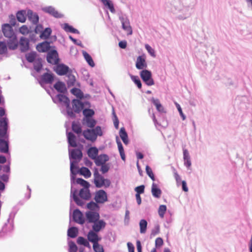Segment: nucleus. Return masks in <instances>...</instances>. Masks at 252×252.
I'll return each mask as SVG.
<instances>
[{
  "label": "nucleus",
  "instance_id": "f257e3e1",
  "mask_svg": "<svg viewBox=\"0 0 252 252\" xmlns=\"http://www.w3.org/2000/svg\"><path fill=\"white\" fill-rule=\"evenodd\" d=\"M53 102L55 103H60L66 107L67 116L70 118H74L76 113H79L84 107V103L80 100L74 99L72 101V108L70 106V100L65 95L58 94L52 97Z\"/></svg>",
  "mask_w": 252,
  "mask_h": 252
},
{
  "label": "nucleus",
  "instance_id": "f03ea898",
  "mask_svg": "<svg viewBox=\"0 0 252 252\" xmlns=\"http://www.w3.org/2000/svg\"><path fill=\"white\" fill-rule=\"evenodd\" d=\"M69 158L70 162V178L71 185L74 183L76 172L74 169L78 168L77 164L82 159L83 154L81 150L78 149H68Z\"/></svg>",
  "mask_w": 252,
  "mask_h": 252
},
{
  "label": "nucleus",
  "instance_id": "7ed1b4c3",
  "mask_svg": "<svg viewBox=\"0 0 252 252\" xmlns=\"http://www.w3.org/2000/svg\"><path fill=\"white\" fill-rule=\"evenodd\" d=\"M172 11L177 19L184 20L191 15L192 8L189 5L179 2L174 6Z\"/></svg>",
  "mask_w": 252,
  "mask_h": 252
},
{
  "label": "nucleus",
  "instance_id": "20e7f679",
  "mask_svg": "<svg viewBox=\"0 0 252 252\" xmlns=\"http://www.w3.org/2000/svg\"><path fill=\"white\" fill-rule=\"evenodd\" d=\"M94 183L97 188H101L103 187L108 188L111 185V181L108 179H105L100 175L97 168H94Z\"/></svg>",
  "mask_w": 252,
  "mask_h": 252
},
{
  "label": "nucleus",
  "instance_id": "39448f33",
  "mask_svg": "<svg viewBox=\"0 0 252 252\" xmlns=\"http://www.w3.org/2000/svg\"><path fill=\"white\" fill-rule=\"evenodd\" d=\"M8 128V120L6 117L2 118L0 120V139L9 140Z\"/></svg>",
  "mask_w": 252,
  "mask_h": 252
},
{
  "label": "nucleus",
  "instance_id": "423d86ee",
  "mask_svg": "<svg viewBox=\"0 0 252 252\" xmlns=\"http://www.w3.org/2000/svg\"><path fill=\"white\" fill-rule=\"evenodd\" d=\"M2 32L6 37H7L11 40H14L16 38L15 33L13 31L12 27L9 24L5 23L2 25L1 26Z\"/></svg>",
  "mask_w": 252,
  "mask_h": 252
},
{
  "label": "nucleus",
  "instance_id": "0eeeda50",
  "mask_svg": "<svg viewBox=\"0 0 252 252\" xmlns=\"http://www.w3.org/2000/svg\"><path fill=\"white\" fill-rule=\"evenodd\" d=\"M140 75L141 79L147 85L152 86L154 84V81L150 71L147 69L143 70L140 72Z\"/></svg>",
  "mask_w": 252,
  "mask_h": 252
},
{
  "label": "nucleus",
  "instance_id": "6e6552de",
  "mask_svg": "<svg viewBox=\"0 0 252 252\" xmlns=\"http://www.w3.org/2000/svg\"><path fill=\"white\" fill-rule=\"evenodd\" d=\"M119 19L122 23L123 29L127 32L128 35H131L132 30L127 17L125 15H123L120 16Z\"/></svg>",
  "mask_w": 252,
  "mask_h": 252
},
{
  "label": "nucleus",
  "instance_id": "1a4fd4ad",
  "mask_svg": "<svg viewBox=\"0 0 252 252\" xmlns=\"http://www.w3.org/2000/svg\"><path fill=\"white\" fill-rule=\"evenodd\" d=\"M95 201L98 204H103L108 200L107 194L105 191L100 189L95 193Z\"/></svg>",
  "mask_w": 252,
  "mask_h": 252
},
{
  "label": "nucleus",
  "instance_id": "9d476101",
  "mask_svg": "<svg viewBox=\"0 0 252 252\" xmlns=\"http://www.w3.org/2000/svg\"><path fill=\"white\" fill-rule=\"evenodd\" d=\"M54 67V70L60 76L66 75L70 70L69 67L63 63H57Z\"/></svg>",
  "mask_w": 252,
  "mask_h": 252
},
{
  "label": "nucleus",
  "instance_id": "9b49d317",
  "mask_svg": "<svg viewBox=\"0 0 252 252\" xmlns=\"http://www.w3.org/2000/svg\"><path fill=\"white\" fill-rule=\"evenodd\" d=\"M47 62L52 64H57L59 62L58 53L57 50H52L48 52L47 55Z\"/></svg>",
  "mask_w": 252,
  "mask_h": 252
},
{
  "label": "nucleus",
  "instance_id": "f8f14e48",
  "mask_svg": "<svg viewBox=\"0 0 252 252\" xmlns=\"http://www.w3.org/2000/svg\"><path fill=\"white\" fill-rule=\"evenodd\" d=\"M85 216L88 223H93L98 220L100 219V215L98 212L87 211Z\"/></svg>",
  "mask_w": 252,
  "mask_h": 252
},
{
  "label": "nucleus",
  "instance_id": "ddd939ff",
  "mask_svg": "<svg viewBox=\"0 0 252 252\" xmlns=\"http://www.w3.org/2000/svg\"><path fill=\"white\" fill-rule=\"evenodd\" d=\"M42 10L51 16L56 18H62L63 17V15L58 11L55 7L52 6H46L42 8Z\"/></svg>",
  "mask_w": 252,
  "mask_h": 252
},
{
  "label": "nucleus",
  "instance_id": "4468645a",
  "mask_svg": "<svg viewBox=\"0 0 252 252\" xmlns=\"http://www.w3.org/2000/svg\"><path fill=\"white\" fill-rule=\"evenodd\" d=\"M98 232L92 230H90L87 235L89 242L93 243V244L99 243L101 240V237L98 235Z\"/></svg>",
  "mask_w": 252,
  "mask_h": 252
},
{
  "label": "nucleus",
  "instance_id": "2eb2a0df",
  "mask_svg": "<svg viewBox=\"0 0 252 252\" xmlns=\"http://www.w3.org/2000/svg\"><path fill=\"white\" fill-rule=\"evenodd\" d=\"M54 76L52 73H45L40 77L39 83L41 86L43 84H52L54 81Z\"/></svg>",
  "mask_w": 252,
  "mask_h": 252
},
{
  "label": "nucleus",
  "instance_id": "dca6fc26",
  "mask_svg": "<svg viewBox=\"0 0 252 252\" xmlns=\"http://www.w3.org/2000/svg\"><path fill=\"white\" fill-rule=\"evenodd\" d=\"M72 218L73 220L79 224H83L85 222V220L82 212L78 209H75L73 212Z\"/></svg>",
  "mask_w": 252,
  "mask_h": 252
},
{
  "label": "nucleus",
  "instance_id": "f3484780",
  "mask_svg": "<svg viewBox=\"0 0 252 252\" xmlns=\"http://www.w3.org/2000/svg\"><path fill=\"white\" fill-rule=\"evenodd\" d=\"M106 225V222L103 220L99 219L93 223L92 230L98 233L102 229H104Z\"/></svg>",
  "mask_w": 252,
  "mask_h": 252
},
{
  "label": "nucleus",
  "instance_id": "a211bd4d",
  "mask_svg": "<svg viewBox=\"0 0 252 252\" xmlns=\"http://www.w3.org/2000/svg\"><path fill=\"white\" fill-rule=\"evenodd\" d=\"M135 66L138 69H143L144 68L147 67V64L146 62V58L144 55L139 56L137 57Z\"/></svg>",
  "mask_w": 252,
  "mask_h": 252
},
{
  "label": "nucleus",
  "instance_id": "6ab92c4d",
  "mask_svg": "<svg viewBox=\"0 0 252 252\" xmlns=\"http://www.w3.org/2000/svg\"><path fill=\"white\" fill-rule=\"evenodd\" d=\"M28 19L34 25H36L39 21V16L36 12L31 9H28L27 12Z\"/></svg>",
  "mask_w": 252,
  "mask_h": 252
},
{
  "label": "nucleus",
  "instance_id": "aec40b11",
  "mask_svg": "<svg viewBox=\"0 0 252 252\" xmlns=\"http://www.w3.org/2000/svg\"><path fill=\"white\" fill-rule=\"evenodd\" d=\"M109 158L106 154H101L98 155L97 158L94 160L95 164L99 166L100 165L105 163L107 161H109Z\"/></svg>",
  "mask_w": 252,
  "mask_h": 252
},
{
  "label": "nucleus",
  "instance_id": "412c9836",
  "mask_svg": "<svg viewBox=\"0 0 252 252\" xmlns=\"http://www.w3.org/2000/svg\"><path fill=\"white\" fill-rule=\"evenodd\" d=\"M93 131L91 129H87L83 131V135L87 140L94 142L97 138L96 137V135L94 134Z\"/></svg>",
  "mask_w": 252,
  "mask_h": 252
},
{
  "label": "nucleus",
  "instance_id": "4be33fe9",
  "mask_svg": "<svg viewBox=\"0 0 252 252\" xmlns=\"http://www.w3.org/2000/svg\"><path fill=\"white\" fill-rule=\"evenodd\" d=\"M9 140L0 139V152L7 154L9 152Z\"/></svg>",
  "mask_w": 252,
  "mask_h": 252
},
{
  "label": "nucleus",
  "instance_id": "5701e85b",
  "mask_svg": "<svg viewBox=\"0 0 252 252\" xmlns=\"http://www.w3.org/2000/svg\"><path fill=\"white\" fill-rule=\"evenodd\" d=\"M19 45L21 52L27 51L29 48V40L26 37H22L20 40Z\"/></svg>",
  "mask_w": 252,
  "mask_h": 252
},
{
  "label": "nucleus",
  "instance_id": "b1692460",
  "mask_svg": "<svg viewBox=\"0 0 252 252\" xmlns=\"http://www.w3.org/2000/svg\"><path fill=\"white\" fill-rule=\"evenodd\" d=\"M50 47V42L44 41L37 45L36 49L38 52L43 53L49 51Z\"/></svg>",
  "mask_w": 252,
  "mask_h": 252
},
{
  "label": "nucleus",
  "instance_id": "393cba45",
  "mask_svg": "<svg viewBox=\"0 0 252 252\" xmlns=\"http://www.w3.org/2000/svg\"><path fill=\"white\" fill-rule=\"evenodd\" d=\"M67 138L69 147H77V145L76 141V138L75 135L72 132H69L67 133Z\"/></svg>",
  "mask_w": 252,
  "mask_h": 252
},
{
  "label": "nucleus",
  "instance_id": "a878e982",
  "mask_svg": "<svg viewBox=\"0 0 252 252\" xmlns=\"http://www.w3.org/2000/svg\"><path fill=\"white\" fill-rule=\"evenodd\" d=\"M151 192L152 195L157 198H159L162 193L161 189L158 187V185L155 183L152 184Z\"/></svg>",
  "mask_w": 252,
  "mask_h": 252
},
{
  "label": "nucleus",
  "instance_id": "bb28decb",
  "mask_svg": "<svg viewBox=\"0 0 252 252\" xmlns=\"http://www.w3.org/2000/svg\"><path fill=\"white\" fill-rule=\"evenodd\" d=\"M67 77L66 83L68 87L73 86L76 82V78L75 76L73 74V71L72 69L66 75Z\"/></svg>",
  "mask_w": 252,
  "mask_h": 252
},
{
  "label": "nucleus",
  "instance_id": "cd10ccee",
  "mask_svg": "<svg viewBox=\"0 0 252 252\" xmlns=\"http://www.w3.org/2000/svg\"><path fill=\"white\" fill-rule=\"evenodd\" d=\"M98 150L95 147L90 148L87 151L88 156L93 160H95L98 156Z\"/></svg>",
  "mask_w": 252,
  "mask_h": 252
},
{
  "label": "nucleus",
  "instance_id": "c85d7f7f",
  "mask_svg": "<svg viewBox=\"0 0 252 252\" xmlns=\"http://www.w3.org/2000/svg\"><path fill=\"white\" fill-rule=\"evenodd\" d=\"M79 195L81 198L85 200H89L91 197V193L89 188L81 189Z\"/></svg>",
  "mask_w": 252,
  "mask_h": 252
},
{
  "label": "nucleus",
  "instance_id": "c756f323",
  "mask_svg": "<svg viewBox=\"0 0 252 252\" xmlns=\"http://www.w3.org/2000/svg\"><path fill=\"white\" fill-rule=\"evenodd\" d=\"M54 88L61 93H64L66 92V88L64 83L61 81H58L54 85Z\"/></svg>",
  "mask_w": 252,
  "mask_h": 252
},
{
  "label": "nucleus",
  "instance_id": "7c9ffc66",
  "mask_svg": "<svg viewBox=\"0 0 252 252\" xmlns=\"http://www.w3.org/2000/svg\"><path fill=\"white\" fill-rule=\"evenodd\" d=\"M120 136L125 144L127 145L128 143V139L127 132L125 127H121L119 131Z\"/></svg>",
  "mask_w": 252,
  "mask_h": 252
},
{
  "label": "nucleus",
  "instance_id": "2f4dec72",
  "mask_svg": "<svg viewBox=\"0 0 252 252\" xmlns=\"http://www.w3.org/2000/svg\"><path fill=\"white\" fill-rule=\"evenodd\" d=\"M27 13L26 10H22L18 11L16 13V18L21 23H24L26 20Z\"/></svg>",
  "mask_w": 252,
  "mask_h": 252
},
{
  "label": "nucleus",
  "instance_id": "473e14b6",
  "mask_svg": "<svg viewBox=\"0 0 252 252\" xmlns=\"http://www.w3.org/2000/svg\"><path fill=\"white\" fill-rule=\"evenodd\" d=\"M98 204L96 202H94L93 201H91L87 204V208L90 210L89 211L98 212L100 207Z\"/></svg>",
  "mask_w": 252,
  "mask_h": 252
},
{
  "label": "nucleus",
  "instance_id": "72a5a7b5",
  "mask_svg": "<svg viewBox=\"0 0 252 252\" xmlns=\"http://www.w3.org/2000/svg\"><path fill=\"white\" fill-rule=\"evenodd\" d=\"M63 28L66 32H71V33H76V34L80 33L79 31L78 30L74 28L72 26L69 25L67 23H64L63 25Z\"/></svg>",
  "mask_w": 252,
  "mask_h": 252
},
{
  "label": "nucleus",
  "instance_id": "f704fd0d",
  "mask_svg": "<svg viewBox=\"0 0 252 252\" xmlns=\"http://www.w3.org/2000/svg\"><path fill=\"white\" fill-rule=\"evenodd\" d=\"M76 173L77 172H76ZM78 172L81 175L84 176L86 179L89 178L91 176V172L90 170L87 167H82L78 171Z\"/></svg>",
  "mask_w": 252,
  "mask_h": 252
},
{
  "label": "nucleus",
  "instance_id": "c9c22d12",
  "mask_svg": "<svg viewBox=\"0 0 252 252\" xmlns=\"http://www.w3.org/2000/svg\"><path fill=\"white\" fill-rule=\"evenodd\" d=\"M117 144L118 145V150L120 153V155L121 156V158L123 161L126 160V156L125 154V152L124 150V148L121 142L118 139L117 137L116 139Z\"/></svg>",
  "mask_w": 252,
  "mask_h": 252
},
{
  "label": "nucleus",
  "instance_id": "e433bc0d",
  "mask_svg": "<svg viewBox=\"0 0 252 252\" xmlns=\"http://www.w3.org/2000/svg\"><path fill=\"white\" fill-rule=\"evenodd\" d=\"M100 1L104 6L107 7L112 13H114L115 12L114 5L110 0H100Z\"/></svg>",
  "mask_w": 252,
  "mask_h": 252
},
{
  "label": "nucleus",
  "instance_id": "4c0bfd02",
  "mask_svg": "<svg viewBox=\"0 0 252 252\" xmlns=\"http://www.w3.org/2000/svg\"><path fill=\"white\" fill-rule=\"evenodd\" d=\"M82 53L85 60L89 65L91 67H94L95 66V63L92 57L86 51H83Z\"/></svg>",
  "mask_w": 252,
  "mask_h": 252
},
{
  "label": "nucleus",
  "instance_id": "58836bf2",
  "mask_svg": "<svg viewBox=\"0 0 252 252\" xmlns=\"http://www.w3.org/2000/svg\"><path fill=\"white\" fill-rule=\"evenodd\" d=\"M77 243H78V244L83 245L87 248H91V246L88 239H86L83 237L79 236V237H78L77 240Z\"/></svg>",
  "mask_w": 252,
  "mask_h": 252
},
{
  "label": "nucleus",
  "instance_id": "ea45409f",
  "mask_svg": "<svg viewBox=\"0 0 252 252\" xmlns=\"http://www.w3.org/2000/svg\"><path fill=\"white\" fill-rule=\"evenodd\" d=\"M78 233V230L77 227H71L68 229L67 235L70 238H74L77 236Z\"/></svg>",
  "mask_w": 252,
  "mask_h": 252
},
{
  "label": "nucleus",
  "instance_id": "a19ab883",
  "mask_svg": "<svg viewBox=\"0 0 252 252\" xmlns=\"http://www.w3.org/2000/svg\"><path fill=\"white\" fill-rule=\"evenodd\" d=\"M52 30L50 28H46L41 32L40 37L42 39H47L51 35Z\"/></svg>",
  "mask_w": 252,
  "mask_h": 252
},
{
  "label": "nucleus",
  "instance_id": "79ce46f5",
  "mask_svg": "<svg viewBox=\"0 0 252 252\" xmlns=\"http://www.w3.org/2000/svg\"><path fill=\"white\" fill-rule=\"evenodd\" d=\"M147 221L145 219H142L139 222L140 226V232L142 234H144L146 232L147 227Z\"/></svg>",
  "mask_w": 252,
  "mask_h": 252
},
{
  "label": "nucleus",
  "instance_id": "37998d69",
  "mask_svg": "<svg viewBox=\"0 0 252 252\" xmlns=\"http://www.w3.org/2000/svg\"><path fill=\"white\" fill-rule=\"evenodd\" d=\"M84 123H85L87 126L90 128H93L96 124V121L93 118L83 119Z\"/></svg>",
  "mask_w": 252,
  "mask_h": 252
},
{
  "label": "nucleus",
  "instance_id": "c03bdc74",
  "mask_svg": "<svg viewBox=\"0 0 252 252\" xmlns=\"http://www.w3.org/2000/svg\"><path fill=\"white\" fill-rule=\"evenodd\" d=\"M33 67L36 72H39L42 67L41 59H37L33 62Z\"/></svg>",
  "mask_w": 252,
  "mask_h": 252
},
{
  "label": "nucleus",
  "instance_id": "a18cd8bd",
  "mask_svg": "<svg viewBox=\"0 0 252 252\" xmlns=\"http://www.w3.org/2000/svg\"><path fill=\"white\" fill-rule=\"evenodd\" d=\"M83 114L85 116L84 119L91 118L94 114V112L93 109L85 108L83 110Z\"/></svg>",
  "mask_w": 252,
  "mask_h": 252
},
{
  "label": "nucleus",
  "instance_id": "49530a36",
  "mask_svg": "<svg viewBox=\"0 0 252 252\" xmlns=\"http://www.w3.org/2000/svg\"><path fill=\"white\" fill-rule=\"evenodd\" d=\"M76 182L77 184H79L83 187V189L89 188L90 186L89 183L88 181L84 180L82 178H78L76 179Z\"/></svg>",
  "mask_w": 252,
  "mask_h": 252
},
{
  "label": "nucleus",
  "instance_id": "de8ad7c7",
  "mask_svg": "<svg viewBox=\"0 0 252 252\" xmlns=\"http://www.w3.org/2000/svg\"><path fill=\"white\" fill-rule=\"evenodd\" d=\"M71 92L78 98H82L83 97V93L79 89L74 88L71 89Z\"/></svg>",
  "mask_w": 252,
  "mask_h": 252
},
{
  "label": "nucleus",
  "instance_id": "09e8293b",
  "mask_svg": "<svg viewBox=\"0 0 252 252\" xmlns=\"http://www.w3.org/2000/svg\"><path fill=\"white\" fill-rule=\"evenodd\" d=\"M36 53L35 52H31L26 55V59L29 63H33L35 60Z\"/></svg>",
  "mask_w": 252,
  "mask_h": 252
},
{
  "label": "nucleus",
  "instance_id": "8fccbe9b",
  "mask_svg": "<svg viewBox=\"0 0 252 252\" xmlns=\"http://www.w3.org/2000/svg\"><path fill=\"white\" fill-rule=\"evenodd\" d=\"M130 78L131 80L134 82L135 84L137 86V87L139 89H141L142 87V84L138 76L131 75Z\"/></svg>",
  "mask_w": 252,
  "mask_h": 252
},
{
  "label": "nucleus",
  "instance_id": "3c124183",
  "mask_svg": "<svg viewBox=\"0 0 252 252\" xmlns=\"http://www.w3.org/2000/svg\"><path fill=\"white\" fill-rule=\"evenodd\" d=\"M72 130L77 134H79L82 133V128L79 124L73 123L72 124Z\"/></svg>",
  "mask_w": 252,
  "mask_h": 252
},
{
  "label": "nucleus",
  "instance_id": "603ef678",
  "mask_svg": "<svg viewBox=\"0 0 252 252\" xmlns=\"http://www.w3.org/2000/svg\"><path fill=\"white\" fill-rule=\"evenodd\" d=\"M166 209H167V208H166V205H161L159 206L158 210V215H159V217L161 218H163L164 217V216L165 213L166 211Z\"/></svg>",
  "mask_w": 252,
  "mask_h": 252
},
{
  "label": "nucleus",
  "instance_id": "864d4df0",
  "mask_svg": "<svg viewBox=\"0 0 252 252\" xmlns=\"http://www.w3.org/2000/svg\"><path fill=\"white\" fill-rule=\"evenodd\" d=\"M7 48L6 43L4 42L0 41V55H2L7 53Z\"/></svg>",
  "mask_w": 252,
  "mask_h": 252
},
{
  "label": "nucleus",
  "instance_id": "5fc2aeb1",
  "mask_svg": "<svg viewBox=\"0 0 252 252\" xmlns=\"http://www.w3.org/2000/svg\"><path fill=\"white\" fill-rule=\"evenodd\" d=\"M93 248L95 252H104L102 246L100 245L99 243L93 244Z\"/></svg>",
  "mask_w": 252,
  "mask_h": 252
},
{
  "label": "nucleus",
  "instance_id": "6e6d98bb",
  "mask_svg": "<svg viewBox=\"0 0 252 252\" xmlns=\"http://www.w3.org/2000/svg\"><path fill=\"white\" fill-rule=\"evenodd\" d=\"M146 172L149 177L153 181L155 180V177L154 174L152 171V169L148 165L146 166Z\"/></svg>",
  "mask_w": 252,
  "mask_h": 252
},
{
  "label": "nucleus",
  "instance_id": "4d7b16f0",
  "mask_svg": "<svg viewBox=\"0 0 252 252\" xmlns=\"http://www.w3.org/2000/svg\"><path fill=\"white\" fill-rule=\"evenodd\" d=\"M92 130H93V132H94V134L96 135V138L97 136H101L103 134L101 128L100 126H96L94 128L92 129Z\"/></svg>",
  "mask_w": 252,
  "mask_h": 252
},
{
  "label": "nucleus",
  "instance_id": "13d9d810",
  "mask_svg": "<svg viewBox=\"0 0 252 252\" xmlns=\"http://www.w3.org/2000/svg\"><path fill=\"white\" fill-rule=\"evenodd\" d=\"M68 244L69 252H77V247L74 242L71 241L69 242Z\"/></svg>",
  "mask_w": 252,
  "mask_h": 252
},
{
  "label": "nucleus",
  "instance_id": "bf43d9fd",
  "mask_svg": "<svg viewBox=\"0 0 252 252\" xmlns=\"http://www.w3.org/2000/svg\"><path fill=\"white\" fill-rule=\"evenodd\" d=\"M145 47L146 48V49L147 50V51H148V52L149 53V54L153 57H156V54H155V50L153 48H152L148 44H146L145 45Z\"/></svg>",
  "mask_w": 252,
  "mask_h": 252
},
{
  "label": "nucleus",
  "instance_id": "052dcab7",
  "mask_svg": "<svg viewBox=\"0 0 252 252\" xmlns=\"http://www.w3.org/2000/svg\"><path fill=\"white\" fill-rule=\"evenodd\" d=\"M160 227L158 224H157L155 226L154 228L152 229L151 236H155L159 233Z\"/></svg>",
  "mask_w": 252,
  "mask_h": 252
},
{
  "label": "nucleus",
  "instance_id": "680f3d73",
  "mask_svg": "<svg viewBox=\"0 0 252 252\" xmlns=\"http://www.w3.org/2000/svg\"><path fill=\"white\" fill-rule=\"evenodd\" d=\"M9 19L10 23L9 24L11 25V26H15L17 23L15 16L13 14H11L9 16Z\"/></svg>",
  "mask_w": 252,
  "mask_h": 252
},
{
  "label": "nucleus",
  "instance_id": "e2e57ef3",
  "mask_svg": "<svg viewBox=\"0 0 252 252\" xmlns=\"http://www.w3.org/2000/svg\"><path fill=\"white\" fill-rule=\"evenodd\" d=\"M145 186L144 185H141L136 187L134 189L136 192V194H140L144 192Z\"/></svg>",
  "mask_w": 252,
  "mask_h": 252
},
{
  "label": "nucleus",
  "instance_id": "0e129e2a",
  "mask_svg": "<svg viewBox=\"0 0 252 252\" xmlns=\"http://www.w3.org/2000/svg\"><path fill=\"white\" fill-rule=\"evenodd\" d=\"M100 166H101L100 171L103 174H105L109 171L110 168L108 165V164L104 163L102 165H100Z\"/></svg>",
  "mask_w": 252,
  "mask_h": 252
},
{
  "label": "nucleus",
  "instance_id": "69168bd1",
  "mask_svg": "<svg viewBox=\"0 0 252 252\" xmlns=\"http://www.w3.org/2000/svg\"><path fill=\"white\" fill-rule=\"evenodd\" d=\"M73 199L76 204L79 206H83L84 204V201L79 198L78 196H75Z\"/></svg>",
  "mask_w": 252,
  "mask_h": 252
},
{
  "label": "nucleus",
  "instance_id": "338daca9",
  "mask_svg": "<svg viewBox=\"0 0 252 252\" xmlns=\"http://www.w3.org/2000/svg\"><path fill=\"white\" fill-rule=\"evenodd\" d=\"M19 31L20 33H21L23 34H26L29 33V30L28 28V27L25 26L23 25L19 29Z\"/></svg>",
  "mask_w": 252,
  "mask_h": 252
},
{
  "label": "nucleus",
  "instance_id": "774afa93",
  "mask_svg": "<svg viewBox=\"0 0 252 252\" xmlns=\"http://www.w3.org/2000/svg\"><path fill=\"white\" fill-rule=\"evenodd\" d=\"M163 244V240L160 237H158L156 239L155 241V245L156 247H160Z\"/></svg>",
  "mask_w": 252,
  "mask_h": 252
}]
</instances>
